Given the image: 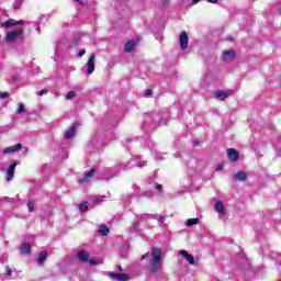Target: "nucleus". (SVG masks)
<instances>
[{"instance_id": "1", "label": "nucleus", "mask_w": 281, "mask_h": 281, "mask_svg": "<svg viewBox=\"0 0 281 281\" xmlns=\"http://www.w3.org/2000/svg\"><path fill=\"white\" fill-rule=\"evenodd\" d=\"M145 124H148L153 127L155 126H166L168 124V114L162 113H149L145 116Z\"/></svg>"}, {"instance_id": "2", "label": "nucleus", "mask_w": 281, "mask_h": 281, "mask_svg": "<svg viewBox=\"0 0 281 281\" xmlns=\"http://www.w3.org/2000/svg\"><path fill=\"white\" fill-rule=\"evenodd\" d=\"M161 248H151V258L149 259V267L151 273H157V271H161Z\"/></svg>"}, {"instance_id": "3", "label": "nucleus", "mask_w": 281, "mask_h": 281, "mask_svg": "<svg viewBox=\"0 0 281 281\" xmlns=\"http://www.w3.org/2000/svg\"><path fill=\"white\" fill-rule=\"evenodd\" d=\"M128 164L131 162H120L114 165L113 167L103 170L104 179H113L117 177L120 172H122V170H128V168H131Z\"/></svg>"}, {"instance_id": "4", "label": "nucleus", "mask_w": 281, "mask_h": 281, "mask_svg": "<svg viewBox=\"0 0 281 281\" xmlns=\"http://www.w3.org/2000/svg\"><path fill=\"white\" fill-rule=\"evenodd\" d=\"M23 34V27H15L14 30L7 32L5 41L7 43H14V40L18 36H21Z\"/></svg>"}, {"instance_id": "5", "label": "nucleus", "mask_w": 281, "mask_h": 281, "mask_svg": "<svg viewBox=\"0 0 281 281\" xmlns=\"http://www.w3.org/2000/svg\"><path fill=\"white\" fill-rule=\"evenodd\" d=\"M234 95V90H217L214 93L215 100H227V98Z\"/></svg>"}, {"instance_id": "6", "label": "nucleus", "mask_w": 281, "mask_h": 281, "mask_svg": "<svg viewBox=\"0 0 281 281\" xmlns=\"http://www.w3.org/2000/svg\"><path fill=\"white\" fill-rule=\"evenodd\" d=\"M86 67H87V74L88 76H91V74H93V71H95V54H91L87 64H86Z\"/></svg>"}, {"instance_id": "7", "label": "nucleus", "mask_w": 281, "mask_h": 281, "mask_svg": "<svg viewBox=\"0 0 281 281\" xmlns=\"http://www.w3.org/2000/svg\"><path fill=\"white\" fill-rule=\"evenodd\" d=\"M100 148H102V142L92 138L89 143H88V150H90V153H98L100 150Z\"/></svg>"}, {"instance_id": "8", "label": "nucleus", "mask_w": 281, "mask_h": 281, "mask_svg": "<svg viewBox=\"0 0 281 281\" xmlns=\"http://www.w3.org/2000/svg\"><path fill=\"white\" fill-rule=\"evenodd\" d=\"M108 276L113 281H128V280H131V278L126 273L109 272Z\"/></svg>"}, {"instance_id": "9", "label": "nucleus", "mask_w": 281, "mask_h": 281, "mask_svg": "<svg viewBox=\"0 0 281 281\" xmlns=\"http://www.w3.org/2000/svg\"><path fill=\"white\" fill-rule=\"evenodd\" d=\"M147 183V188H149V190H158V192H161L164 190V187L157 182H155V179L153 178H148L146 180Z\"/></svg>"}, {"instance_id": "10", "label": "nucleus", "mask_w": 281, "mask_h": 281, "mask_svg": "<svg viewBox=\"0 0 281 281\" xmlns=\"http://www.w3.org/2000/svg\"><path fill=\"white\" fill-rule=\"evenodd\" d=\"M179 41H180L181 49H183V50L188 49L189 37H188V33H186V31H182L180 33Z\"/></svg>"}, {"instance_id": "11", "label": "nucleus", "mask_w": 281, "mask_h": 281, "mask_svg": "<svg viewBox=\"0 0 281 281\" xmlns=\"http://www.w3.org/2000/svg\"><path fill=\"white\" fill-rule=\"evenodd\" d=\"M21 148H23V145L21 143H18L16 145L4 148L2 153L3 155H8L10 153H19Z\"/></svg>"}, {"instance_id": "12", "label": "nucleus", "mask_w": 281, "mask_h": 281, "mask_svg": "<svg viewBox=\"0 0 281 281\" xmlns=\"http://www.w3.org/2000/svg\"><path fill=\"white\" fill-rule=\"evenodd\" d=\"M227 155L231 161H238L240 159V154L234 148L227 149Z\"/></svg>"}, {"instance_id": "13", "label": "nucleus", "mask_w": 281, "mask_h": 281, "mask_svg": "<svg viewBox=\"0 0 281 281\" xmlns=\"http://www.w3.org/2000/svg\"><path fill=\"white\" fill-rule=\"evenodd\" d=\"M77 260H79L80 262H89V251L87 250H80L77 252Z\"/></svg>"}, {"instance_id": "14", "label": "nucleus", "mask_w": 281, "mask_h": 281, "mask_svg": "<svg viewBox=\"0 0 281 281\" xmlns=\"http://www.w3.org/2000/svg\"><path fill=\"white\" fill-rule=\"evenodd\" d=\"M14 170H16V162L11 164L7 170V181H12L14 179Z\"/></svg>"}, {"instance_id": "15", "label": "nucleus", "mask_w": 281, "mask_h": 281, "mask_svg": "<svg viewBox=\"0 0 281 281\" xmlns=\"http://www.w3.org/2000/svg\"><path fill=\"white\" fill-rule=\"evenodd\" d=\"M76 136V125H71L64 134V139H72Z\"/></svg>"}, {"instance_id": "16", "label": "nucleus", "mask_w": 281, "mask_h": 281, "mask_svg": "<svg viewBox=\"0 0 281 281\" xmlns=\"http://www.w3.org/2000/svg\"><path fill=\"white\" fill-rule=\"evenodd\" d=\"M236 59V53L234 50H225L224 52V60L226 63H232V60Z\"/></svg>"}, {"instance_id": "17", "label": "nucleus", "mask_w": 281, "mask_h": 281, "mask_svg": "<svg viewBox=\"0 0 281 281\" xmlns=\"http://www.w3.org/2000/svg\"><path fill=\"white\" fill-rule=\"evenodd\" d=\"M15 25H23V21L8 20L2 24L3 27H14Z\"/></svg>"}, {"instance_id": "18", "label": "nucleus", "mask_w": 281, "mask_h": 281, "mask_svg": "<svg viewBox=\"0 0 281 281\" xmlns=\"http://www.w3.org/2000/svg\"><path fill=\"white\" fill-rule=\"evenodd\" d=\"M46 260H47V251L43 250L40 252L38 258H37L38 267H43V265H45Z\"/></svg>"}, {"instance_id": "19", "label": "nucleus", "mask_w": 281, "mask_h": 281, "mask_svg": "<svg viewBox=\"0 0 281 281\" xmlns=\"http://www.w3.org/2000/svg\"><path fill=\"white\" fill-rule=\"evenodd\" d=\"M179 254H180V256H182V258H186V260L189 262V265H194V257L192 255L188 254V251L180 250Z\"/></svg>"}, {"instance_id": "20", "label": "nucleus", "mask_w": 281, "mask_h": 281, "mask_svg": "<svg viewBox=\"0 0 281 281\" xmlns=\"http://www.w3.org/2000/svg\"><path fill=\"white\" fill-rule=\"evenodd\" d=\"M93 175H95V169H91L90 171H88L85 175L83 179L79 180V184L82 186V183L91 181V177H93Z\"/></svg>"}, {"instance_id": "21", "label": "nucleus", "mask_w": 281, "mask_h": 281, "mask_svg": "<svg viewBox=\"0 0 281 281\" xmlns=\"http://www.w3.org/2000/svg\"><path fill=\"white\" fill-rule=\"evenodd\" d=\"M215 211L218 214H222V216H225V205L223 204V201H217L215 203Z\"/></svg>"}, {"instance_id": "22", "label": "nucleus", "mask_w": 281, "mask_h": 281, "mask_svg": "<svg viewBox=\"0 0 281 281\" xmlns=\"http://www.w3.org/2000/svg\"><path fill=\"white\" fill-rule=\"evenodd\" d=\"M30 251H32V246L30 244H22L20 248V252L23 256H29Z\"/></svg>"}, {"instance_id": "23", "label": "nucleus", "mask_w": 281, "mask_h": 281, "mask_svg": "<svg viewBox=\"0 0 281 281\" xmlns=\"http://www.w3.org/2000/svg\"><path fill=\"white\" fill-rule=\"evenodd\" d=\"M133 166L136 168H144L146 166V160H142V156H137Z\"/></svg>"}, {"instance_id": "24", "label": "nucleus", "mask_w": 281, "mask_h": 281, "mask_svg": "<svg viewBox=\"0 0 281 281\" xmlns=\"http://www.w3.org/2000/svg\"><path fill=\"white\" fill-rule=\"evenodd\" d=\"M234 181H245L247 179V173L245 171H238L234 177Z\"/></svg>"}, {"instance_id": "25", "label": "nucleus", "mask_w": 281, "mask_h": 281, "mask_svg": "<svg viewBox=\"0 0 281 281\" xmlns=\"http://www.w3.org/2000/svg\"><path fill=\"white\" fill-rule=\"evenodd\" d=\"M133 49H135V42L134 41H128L125 45H124V52H133Z\"/></svg>"}, {"instance_id": "26", "label": "nucleus", "mask_w": 281, "mask_h": 281, "mask_svg": "<svg viewBox=\"0 0 281 281\" xmlns=\"http://www.w3.org/2000/svg\"><path fill=\"white\" fill-rule=\"evenodd\" d=\"M139 232V222H135L130 227V234H137Z\"/></svg>"}, {"instance_id": "27", "label": "nucleus", "mask_w": 281, "mask_h": 281, "mask_svg": "<svg viewBox=\"0 0 281 281\" xmlns=\"http://www.w3.org/2000/svg\"><path fill=\"white\" fill-rule=\"evenodd\" d=\"M148 218H150V215H149V214L137 215V216L135 217V222L139 224V223H142V222H144V221H148Z\"/></svg>"}, {"instance_id": "28", "label": "nucleus", "mask_w": 281, "mask_h": 281, "mask_svg": "<svg viewBox=\"0 0 281 281\" xmlns=\"http://www.w3.org/2000/svg\"><path fill=\"white\" fill-rule=\"evenodd\" d=\"M150 218H153L154 221H158L159 225H162V223H166V217L159 214L150 215Z\"/></svg>"}, {"instance_id": "29", "label": "nucleus", "mask_w": 281, "mask_h": 281, "mask_svg": "<svg viewBox=\"0 0 281 281\" xmlns=\"http://www.w3.org/2000/svg\"><path fill=\"white\" fill-rule=\"evenodd\" d=\"M193 225H199V217L187 220L186 222L187 227H192Z\"/></svg>"}, {"instance_id": "30", "label": "nucleus", "mask_w": 281, "mask_h": 281, "mask_svg": "<svg viewBox=\"0 0 281 281\" xmlns=\"http://www.w3.org/2000/svg\"><path fill=\"white\" fill-rule=\"evenodd\" d=\"M99 234H101L102 236H109V227H106L105 225L99 226Z\"/></svg>"}, {"instance_id": "31", "label": "nucleus", "mask_w": 281, "mask_h": 281, "mask_svg": "<svg viewBox=\"0 0 281 281\" xmlns=\"http://www.w3.org/2000/svg\"><path fill=\"white\" fill-rule=\"evenodd\" d=\"M138 196H145L146 199H153V196H155V193H153V191H144L143 193H138Z\"/></svg>"}, {"instance_id": "32", "label": "nucleus", "mask_w": 281, "mask_h": 281, "mask_svg": "<svg viewBox=\"0 0 281 281\" xmlns=\"http://www.w3.org/2000/svg\"><path fill=\"white\" fill-rule=\"evenodd\" d=\"M150 153H151V155H155V156H156V159H159V160L164 159V154L157 151V149L153 148V149L150 150Z\"/></svg>"}, {"instance_id": "33", "label": "nucleus", "mask_w": 281, "mask_h": 281, "mask_svg": "<svg viewBox=\"0 0 281 281\" xmlns=\"http://www.w3.org/2000/svg\"><path fill=\"white\" fill-rule=\"evenodd\" d=\"M87 210H89V202H81L79 204V211L80 212H86Z\"/></svg>"}, {"instance_id": "34", "label": "nucleus", "mask_w": 281, "mask_h": 281, "mask_svg": "<svg viewBox=\"0 0 281 281\" xmlns=\"http://www.w3.org/2000/svg\"><path fill=\"white\" fill-rule=\"evenodd\" d=\"M21 5H23V0H14L13 8L15 10H21Z\"/></svg>"}, {"instance_id": "35", "label": "nucleus", "mask_w": 281, "mask_h": 281, "mask_svg": "<svg viewBox=\"0 0 281 281\" xmlns=\"http://www.w3.org/2000/svg\"><path fill=\"white\" fill-rule=\"evenodd\" d=\"M89 265L94 267L95 265H100V258H90L88 259Z\"/></svg>"}, {"instance_id": "36", "label": "nucleus", "mask_w": 281, "mask_h": 281, "mask_svg": "<svg viewBox=\"0 0 281 281\" xmlns=\"http://www.w3.org/2000/svg\"><path fill=\"white\" fill-rule=\"evenodd\" d=\"M24 112H25V105L23 103H19L16 113L21 114V113H24Z\"/></svg>"}, {"instance_id": "37", "label": "nucleus", "mask_w": 281, "mask_h": 281, "mask_svg": "<svg viewBox=\"0 0 281 281\" xmlns=\"http://www.w3.org/2000/svg\"><path fill=\"white\" fill-rule=\"evenodd\" d=\"M74 98H76V91H69L66 94V100H74Z\"/></svg>"}, {"instance_id": "38", "label": "nucleus", "mask_w": 281, "mask_h": 281, "mask_svg": "<svg viewBox=\"0 0 281 281\" xmlns=\"http://www.w3.org/2000/svg\"><path fill=\"white\" fill-rule=\"evenodd\" d=\"M199 1L201 0H192V3L196 4L199 3ZM206 1H209V3H218V0H206Z\"/></svg>"}, {"instance_id": "39", "label": "nucleus", "mask_w": 281, "mask_h": 281, "mask_svg": "<svg viewBox=\"0 0 281 281\" xmlns=\"http://www.w3.org/2000/svg\"><path fill=\"white\" fill-rule=\"evenodd\" d=\"M27 209H29V212H34V202H29Z\"/></svg>"}, {"instance_id": "40", "label": "nucleus", "mask_w": 281, "mask_h": 281, "mask_svg": "<svg viewBox=\"0 0 281 281\" xmlns=\"http://www.w3.org/2000/svg\"><path fill=\"white\" fill-rule=\"evenodd\" d=\"M8 92H0V98L2 99V100H5V98H8Z\"/></svg>"}, {"instance_id": "41", "label": "nucleus", "mask_w": 281, "mask_h": 281, "mask_svg": "<svg viewBox=\"0 0 281 281\" xmlns=\"http://www.w3.org/2000/svg\"><path fill=\"white\" fill-rule=\"evenodd\" d=\"M145 95H147V98L150 97V95H153V90L147 89V90L145 91Z\"/></svg>"}, {"instance_id": "42", "label": "nucleus", "mask_w": 281, "mask_h": 281, "mask_svg": "<svg viewBox=\"0 0 281 281\" xmlns=\"http://www.w3.org/2000/svg\"><path fill=\"white\" fill-rule=\"evenodd\" d=\"M83 54H87V50H85V49L79 50V53H78L79 58H81V56H82Z\"/></svg>"}, {"instance_id": "43", "label": "nucleus", "mask_w": 281, "mask_h": 281, "mask_svg": "<svg viewBox=\"0 0 281 281\" xmlns=\"http://www.w3.org/2000/svg\"><path fill=\"white\" fill-rule=\"evenodd\" d=\"M100 201H102V198H99V196L94 198L93 200L94 203H100Z\"/></svg>"}, {"instance_id": "44", "label": "nucleus", "mask_w": 281, "mask_h": 281, "mask_svg": "<svg viewBox=\"0 0 281 281\" xmlns=\"http://www.w3.org/2000/svg\"><path fill=\"white\" fill-rule=\"evenodd\" d=\"M7 276H12V270H10V267H7Z\"/></svg>"}, {"instance_id": "45", "label": "nucleus", "mask_w": 281, "mask_h": 281, "mask_svg": "<svg viewBox=\"0 0 281 281\" xmlns=\"http://www.w3.org/2000/svg\"><path fill=\"white\" fill-rule=\"evenodd\" d=\"M215 170H223V165H217V166L215 167Z\"/></svg>"}, {"instance_id": "46", "label": "nucleus", "mask_w": 281, "mask_h": 281, "mask_svg": "<svg viewBox=\"0 0 281 281\" xmlns=\"http://www.w3.org/2000/svg\"><path fill=\"white\" fill-rule=\"evenodd\" d=\"M150 256V254H145V255H143V257H142V260H144V259H146V258H148Z\"/></svg>"}, {"instance_id": "47", "label": "nucleus", "mask_w": 281, "mask_h": 281, "mask_svg": "<svg viewBox=\"0 0 281 281\" xmlns=\"http://www.w3.org/2000/svg\"><path fill=\"white\" fill-rule=\"evenodd\" d=\"M45 93H47V90H41L40 91V95H45Z\"/></svg>"}, {"instance_id": "48", "label": "nucleus", "mask_w": 281, "mask_h": 281, "mask_svg": "<svg viewBox=\"0 0 281 281\" xmlns=\"http://www.w3.org/2000/svg\"><path fill=\"white\" fill-rule=\"evenodd\" d=\"M117 270H119V271H124V269L122 268V266H119V267H117Z\"/></svg>"}, {"instance_id": "49", "label": "nucleus", "mask_w": 281, "mask_h": 281, "mask_svg": "<svg viewBox=\"0 0 281 281\" xmlns=\"http://www.w3.org/2000/svg\"><path fill=\"white\" fill-rule=\"evenodd\" d=\"M193 144H194L195 146H199V142H196V140H194Z\"/></svg>"}, {"instance_id": "50", "label": "nucleus", "mask_w": 281, "mask_h": 281, "mask_svg": "<svg viewBox=\"0 0 281 281\" xmlns=\"http://www.w3.org/2000/svg\"><path fill=\"white\" fill-rule=\"evenodd\" d=\"M77 1V3H80V4H82V0H76Z\"/></svg>"}]
</instances>
